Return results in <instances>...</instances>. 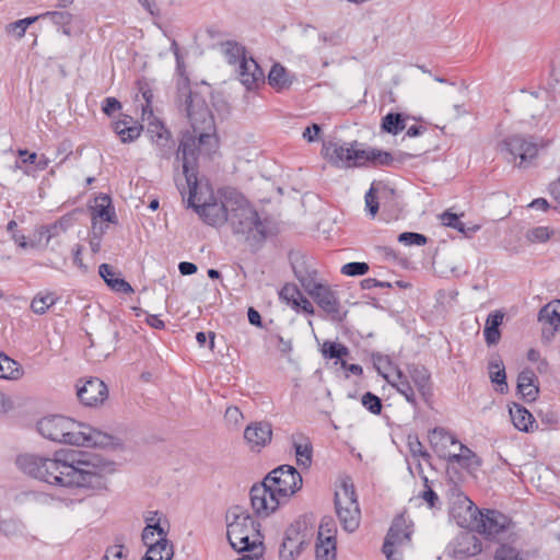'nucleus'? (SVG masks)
I'll return each mask as SVG.
<instances>
[{
  "mask_svg": "<svg viewBox=\"0 0 560 560\" xmlns=\"http://www.w3.org/2000/svg\"><path fill=\"white\" fill-rule=\"evenodd\" d=\"M18 467L30 477L63 488H106L105 466L78 458L73 451H59L52 457L23 454Z\"/></svg>",
  "mask_w": 560,
  "mask_h": 560,
  "instance_id": "nucleus-1",
  "label": "nucleus"
},
{
  "mask_svg": "<svg viewBox=\"0 0 560 560\" xmlns=\"http://www.w3.org/2000/svg\"><path fill=\"white\" fill-rule=\"evenodd\" d=\"M195 144L192 139L187 138L178 148L177 160H179V154H182L184 183L177 179V188L183 196L188 194V206L194 208L207 224L213 226L222 225L229 219V209L226 207L228 190L223 194V199L220 202H199L200 199H197L198 164H196Z\"/></svg>",
  "mask_w": 560,
  "mask_h": 560,
  "instance_id": "nucleus-2",
  "label": "nucleus"
},
{
  "mask_svg": "<svg viewBox=\"0 0 560 560\" xmlns=\"http://www.w3.org/2000/svg\"><path fill=\"white\" fill-rule=\"evenodd\" d=\"M37 431L52 442L83 447H110L116 440L112 434L60 415L42 418Z\"/></svg>",
  "mask_w": 560,
  "mask_h": 560,
  "instance_id": "nucleus-3",
  "label": "nucleus"
},
{
  "mask_svg": "<svg viewBox=\"0 0 560 560\" xmlns=\"http://www.w3.org/2000/svg\"><path fill=\"white\" fill-rule=\"evenodd\" d=\"M182 100H184L185 112L190 121L192 131H187L183 135L178 147L187 138L192 139L196 143V164H198L200 152L202 150L209 152L207 147L211 148L215 143L214 119L206 100L199 93L192 91L189 93L185 92L184 95H182Z\"/></svg>",
  "mask_w": 560,
  "mask_h": 560,
  "instance_id": "nucleus-4",
  "label": "nucleus"
},
{
  "mask_svg": "<svg viewBox=\"0 0 560 560\" xmlns=\"http://www.w3.org/2000/svg\"><path fill=\"white\" fill-rule=\"evenodd\" d=\"M229 219L235 234H242L247 241L260 243L267 237V222L261 220L249 201L236 190H228Z\"/></svg>",
  "mask_w": 560,
  "mask_h": 560,
  "instance_id": "nucleus-5",
  "label": "nucleus"
},
{
  "mask_svg": "<svg viewBox=\"0 0 560 560\" xmlns=\"http://www.w3.org/2000/svg\"><path fill=\"white\" fill-rule=\"evenodd\" d=\"M386 381L413 407L419 409V398L429 402L433 396L431 373L421 364H408L405 371L397 370Z\"/></svg>",
  "mask_w": 560,
  "mask_h": 560,
  "instance_id": "nucleus-6",
  "label": "nucleus"
},
{
  "mask_svg": "<svg viewBox=\"0 0 560 560\" xmlns=\"http://www.w3.org/2000/svg\"><path fill=\"white\" fill-rule=\"evenodd\" d=\"M225 523L228 540L235 551L255 550L262 545L260 525L245 508L231 506L226 512Z\"/></svg>",
  "mask_w": 560,
  "mask_h": 560,
  "instance_id": "nucleus-7",
  "label": "nucleus"
},
{
  "mask_svg": "<svg viewBox=\"0 0 560 560\" xmlns=\"http://www.w3.org/2000/svg\"><path fill=\"white\" fill-rule=\"evenodd\" d=\"M538 143L533 136L514 133L505 137L499 150L509 163L526 167L538 154Z\"/></svg>",
  "mask_w": 560,
  "mask_h": 560,
  "instance_id": "nucleus-8",
  "label": "nucleus"
},
{
  "mask_svg": "<svg viewBox=\"0 0 560 560\" xmlns=\"http://www.w3.org/2000/svg\"><path fill=\"white\" fill-rule=\"evenodd\" d=\"M335 508L342 528L348 533H353L360 525L361 511L352 483L343 481L336 490Z\"/></svg>",
  "mask_w": 560,
  "mask_h": 560,
  "instance_id": "nucleus-9",
  "label": "nucleus"
},
{
  "mask_svg": "<svg viewBox=\"0 0 560 560\" xmlns=\"http://www.w3.org/2000/svg\"><path fill=\"white\" fill-rule=\"evenodd\" d=\"M471 516L475 530L487 539H495L514 526L512 520L498 510L475 508Z\"/></svg>",
  "mask_w": 560,
  "mask_h": 560,
  "instance_id": "nucleus-10",
  "label": "nucleus"
},
{
  "mask_svg": "<svg viewBox=\"0 0 560 560\" xmlns=\"http://www.w3.org/2000/svg\"><path fill=\"white\" fill-rule=\"evenodd\" d=\"M412 529L404 515L394 518L383 544L387 560H402L400 548L411 540Z\"/></svg>",
  "mask_w": 560,
  "mask_h": 560,
  "instance_id": "nucleus-11",
  "label": "nucleus"
},
{
  "mask_svg": "<svg viewBox=\"0 0 560 560\" xmlns=\"http://www.w3.org/2000/svg\"><path fill=\"white\" fill-rule=\"evenodd\" d=\"M282 499L293 495L302 487L301 474L290 465H281L264 479Z\"/></svg>",
  "mask_w": 560,
  "mask_h": 560,
  "instance_id": "nucleus-12",
  "label": "nucleus"
},
{
  "mask_svg": "<svg viewBox=\"0 0 560 560\" xmlns=\"http://www.w3.org/2000/svg\"><path fill=\"white\" fill-rule=\"evenodd\" d=\"M322 154L338 167H361L363 149L358 148L357 141L352 143L327 142L323 144Z\"/></svg>",
  "mask_w": 560,
  "mask_h": 560,
  "instance_id": "nucleus-13",
  "label": "nucleus"
},
{
  "mask_svg": "<svg viewBox=\"0 0 560 560\" xmlns=\"http://www.w3.org/2000/svg\"><path fill=\"white\" fill-rule=\"evenodd\" d=\"M302 285L332 320L341 322L343 319V315L340 311V302L335 291L325 284L316 283L312 280H302Z\"/></svg>",
  "mask_w": 560,
  "mask_h": 560,
  "instance_id": "nucleus-14",
  "label": "nucleus"
},
{
  "mask_svg": "<svg viewBox=\"0 0 560 560\" xmlns=\"http://www.w3.org/2000/svg\"><path fill=\"white\" fill-rule=\"evenodd\" d=\"M250 503L257 516L267 517L275 512L282 498L265 480L250 489Z\"/></svg>",
  "mask_w": 560,
  "mask_h": 560,
  "instance_id": "nucleus-15",
  "label": "nucleus"
},
{
  "mask_svg": "<svg viewBox=\"0 0 560 560\" xmlns=\"http://www.w3.org/2000/svg\"><path fill=\"white\" fill-rule=\"evenodd\" d=\"M303 525L304 524L302 522L296 521L285 529L284 537L279 549L280 560H295V558L301 553L306 539V535L302 529Z\"/></svg>",
  "mask_w": 560,
  "mask_h": 560,
  "instance_id": "nucleus-16",
  "label": "nucleus"
},
{
  "mask_svg": "<svg viewBox=\"0 0 560 560\" xmlns=\"http://www.w3.org/2000/svg\"><path fill=\"white\" fill-rule=\"evenodd\" d=\"M79 400L88 407H97L108 397L106 384L97 377L86 380L81 386L77 385Z\"/></svg>",
  "mask_w": 560,
  "mask_h": 560,
  "instance_id": "nucleus-17",
  "label": "nucleus"
},
{
  "mask_svg": "<svg viewBox=\"0 0 560 560\" xmlns=\"http://www.w3.org/2000/svg\"><path fill=\"white\" fill-rule=\"evenodd\" d=\"M244 439L252 451L259 452L271 442V423L267 421L252 422L244 430Z\"/></svg>",
  "mask_w": 560,
  "mask_h": 560,
  "instance_id": "nucleus-18",
  "label": "nucleus"
},
{
  "mask_svg": "<svg viewBox=\"0 0 560 560\" xmlns=\"http://www.w3.org/2000/svg\"><path fill=\"white\" fill-rule=\"evenodd\" d=\"M481 551V540L470 532L459 533L452 542L453 556L458 559L475 557Z\"/></svg>",
  "mask_w": 560,
  "mask_h": 560,
  "instance_id": "nucleus-19",
  "label": "nucleus"
},
{
  "mask_svg": "<svg viewBox=\"0 0 560 560\" xmlns=\"http://www.w3.org/2000/svg\"><path fill=\"white\" fill-rule=\"evenodd\" d=\"M429 441L438 456L446 462L454 454L448 447L456 444L459 445L460 443L451 431L441 427L434 428L429 432Z\"/></svg>",
  "mask_w": 560,
  "mask_h": 560,
  "instance_id": "nucleus-20",
  "label": "nucleus"
},
{
  "mask_svg": "<svg viewBox=\"0 0 560 560\" xmlns=\"http://www.w3.org/2000/svg\"><path fill=\"white\" fill-rule=\"evenodd\" d=\"M362 156L360 166H365L368 163H371L373 166H394L395 163H402L415 155L400 152L397 156H394L387 151L370 148L363 149Z\"/></svg>",
  "mask_w": 560,
  "mask_h": 560,
  "instance_id": "nucleus-21",
  "label": "nucleus"
},
{
  "mask_svg": "<svg viewBox=\"0 0 560 560\" xmlns=\"http://www.w3.org/2000/svg\"><path fill=\"white\" fill-rule=\"evenodd\" d=\"M238 78L241 83L247 90L256 89L259 83H264L265 73L257 61L249 57L243 58L238 66Z\"/></svg>",
  "mask_w": 560,
  "mask_h": 560,
  "instance_id": "nucleus-22",
  "label": "nucleus"
},
{
  "mask_svg": "<svg viewBox=\"0 0 560 560\" xmlns=\"http://www.w3.org/2000/svg\"><path fill=\"white\" fill-rule=\"evenodd\" d=\"M447 463L457 464L469 474H474L481 467L482 459L468 446L459 443V453H454Z\"/></svg>",
  "mask_w": 560,
  "mask_h": 560,
  "instance_id": "nucleus-23",
  "label": "nucleus"
},
{
  "mask_svg": "<svg viewBox=\"0 0 560 560\" xmlns=\"http://www.w3.org/2000/svg\"><path fill=\"white\" fill-rule=\"evenodd\" d=\"M513 425L523 432H533L538 425L533 415L522 405L514 402L510 409Z\"/></svg>",
  "mask_w": 560,
  "mask_h": 560,
  "instance_id": "nucleus-24",
  "label": "nucleus"
},
{
  "mask_svg": "<svg viewBox=\"0 0 560 560\" xmlns=\"http://www.w3.org/2000/svg\"><path fill=\"white\" fill-rule=\"evenodd\" d=\"M536 381L535 373L529 369H525L518 374L517 390L528 402L535 401L538 396L539 388Z\"/></svg>",
  "mask_w": 560,
  "mask_h": 560,
  "instance_id": "nucleus-25",
  "label": "nucleus"
},
{
  "mask_svg": "<svg viewBox=\"0 0 560 560\" xmlns=\"http://www.w3.org/2000/svg\"><path fill=\"white\" fill-rule=\"evenodd\" d=\"M98 273L112 290L125 294L133 292L132 287L125 279L120 278L119 273L115 272L110 265L102 264L98 267Z\"/></svg>",
  "mask_w": 560,
  "mask_h": 560,
  "instance_id": "nucleus-26",
  "label": "nucleus"
},
{
  "mask_svg": "<svg viewBox=\"0 0 560 560\" xmlns=\"http://www.w3.org/2000/svg\"><path fill=\"white\" fill-rule=\"evenodd\" d=\"M292 446L299 466L308 468L312 465L313 446L308 438L299 434L292 436Z\"/></svg>",
  "mask_w": 560,
  "mask_h": 560,
  "instance_id": "nucleus-27",
  "label": "nucleus"
},
{
  "mask_svg": "<svg viewBox=\"0 0 560 560\" xmlns=\"http://www.w3.org/2000/svg\"><path fill=\"white\" fill-rule=\"evenodd\" d=\"M505 314L498 310L490 313L486 319L483 336L488 346L497 345L500 341V326L503 323Z\"/></svg>",
  "mask_w": 560,
  "mask_h": 560,
  "instance_id": "nucleus-28",
  "label": "nucleus"
},
{
  "mask_svg": "<svg viewBox=\"0 0 560 560\" xmlns=\"http://www.w3.org/2000/svg\"><path fill=\"white\" fill-rule=\"evenodd\" d=\"M102 219L105 222H114L116 214L112 207V200L108 196L103 195L95 199V206L92 209V229H97V219Z\"/></svg>",
  "mask_w": 560,
  "mask_h": 560,
  "instance_id": "nucleus-29",
  "label": "nucleus"
},
{
  "mask_svg": "<svg viewBox=\"0 0 560 560\" xmlns=\"http://www.w3.org/2000/svg\"><path fill=\"white\" fill-rule=\"evenodd\" d=\"M147 547L142 560H172L174 556L173 545L167 538H158L153 545Z\"/></svg>",
  "mask_w": 560,
  "mask_h": 560,
  "instance_id": "nucleus-30",
  "label": "nucleus"
},
{
  "mask_svg": "<svg viewBox=\"0 0 560 560\" xmlns=\"http://www.w3.org/2000/svg\"><path fill=\"white\" fill-rule=\"evenodd\" d=\"M155 148L156 155L162 160H170L172 155L175 153L177 155L178 149L175 151V141L172 137V133L166 136H161L160 138L151 141ZM176 162L183 163L182 154H179V160L176 159Z\"/></svg>",
  "mask_w": 560,
  "mask_h": 560,
  "instance_id": "nucleus-31",
  "label": "nucleus"
},
{
  "mask_svg": "<svg viewBox=\"0 0 560 560\" xmlns=\"http://www.w3.org/2000/svg\"><path fill=\"white\" fill-rule=\"evenodd\" d=\"M268 83L277 91H282L291 85L288 72L280 63H275L268 74Z\"/></svg>",
  "mask_w": 560,
  "mask_h": 560,
  "instance_id": "nucleus-32",
  "label": "nucleus"
},
{
  "mask_svg": "<svg viewBox=\"0 0 560 560\" xmlns=\"http://www.w3.org/2000/svg\"><path fill=\"white\" fill-rule=\"evenodd\" d=\"M22 375L21 365L3 352H0V378L18 380Z\"/></svg>",
  "mask_w": 560,
  "mask_h": 560,
  "instance_id": "nucleus-33",
  "label": "nucleus"
},
{
  "mask_svg": "<svg viewBox=\"0 0 560 560\" xmlns=\"http://www.w3.org/2000/svg\"><path fill=\"white\" fill-rule=\"evenodd\" d=\"M40 19H49L52 22V24L61 27L62 34H65L67 36L71 35V30H70L69 25L72 22L73 15L70 12L47 11V12L39 14V20Z\"/></svg>",
  "mask_w": 560,
  "mask_h": 560,
  "instance_id": "nucleus-34",
  "label": "nucleus"
},
{
  "mask_svg": "<svg viewBox=\"0 0 560 560\" xmlns=\"http://www.w3.org/2000/svg\"><path fill=\"white\" fill-rule=\"evenodd\" d=\"M539 322L549 324L556 329L560 328V301L550 302L545 305L538 314Z\"/></svg>",
  "mask_w": 560,
  "mask_h": 560,
  "instance_id": "nucleus-35",
  "label": "nucleus"
},
{
  "mask_svg": "<svg viewBox=\"0 0 560 560\" xmlns=\"http://www.w3.org/2000/svg\"><path fill=\"white\" fill-rule=\"evenodd\" d=\"M58 298L51 292L37 293L32 302L31 310L37 315H44L52 305L56 304Z\"/></svg>",
  "mask_w": 560,
  "mask_h": 560,
  "instance_id": "nucleus-36",
  "label": "nucleus"
},
{
  "mask_svg": "<svg viewBox=\"0 0 560 560\" xmlns=\"http://www.w3.org/2000/svg\"><path fill=\"white\" fill-rule=\"evenodd\" d=\"M406 128V118L400 113H388L382 119V129L390 135H398Z\"/></svg>",
  "mask_w": 560,
  "mask_h": 560,
  "instance_id": "nucleus-37",
  "label": "nucleus"
},
{
  "mask_svg": "<svg viewBox=\"0 0 560 560\" xmlns=\"http://www.w3.org/2000/svg\"><path fill=\"white\" fill-rule=\"evenodd\" d=\"M155 534L159 538H167L168 528L164 527L161 523H148L143 528L141 539L145 546L153 545L156 539Z\"/></svg>",
  "mask_w": 560,
  "mask_h": 560,
  "instance_id": "nucleus-38",
  "label": "nucleus"
},
{
  "mask_svg": "<svg viewBox=\"0 0 560 560\" xmlns=\"http://www.w3.org/2000/svg\"><path fill=\"white\" fill-rule=\"evenodd\" d=\"M316 559L317 560H335L336 559V539H318L316 542Z\"/></svg>",
  "mask_w": 560,
  "mask_h": 560,
  "instance_id": "nucleus-39",
  "label": "nucleus"
},
{
  "mask_svg": "<svg viewBox=\"0 0 560 560\" xmlns=\"http://www.w3.org/2000/svg\"><path fill=\"white\" fill-rule=\"evenodd\" d=\"M223 52L231 65L241 63L245 56V47L236 42L228 40L222 44Z\"/></svg>",
  "mask_w": 560,
  "mask_h": 560,
  "instance_id": "nucleus-40",
  "label": "nucleus"
},
{
  "mask_svg": "<svg viewBox=\"0 0 560 560\" xmlns=\"http://www.w3.org/2000/svg\"><path fill=\"white\" fill-rule=\"evenodd\" d=\"M145 119L148 120L147 125V135L150 138V141H153L161 136H166L171 133V131L165 127V125L159 120L154 115L152 114V117L145 116Z\"/></svg>",
  "mask_w": 560,
  "mask_h": 560,
  "instance_id": "nucleus-41",
  "label": "nucleus"
},
{
  "mask_svg": "<svg viewBox=\"0 0 560 560\" xmlns=\"http://www.w3.org/2000/svg\"><path fill=\"white\" fill-rule=\"evenodd\" d=\"M322 352L325 358L338 359L340 361L343 357L349 354V350L346 346L334 341H325Z\"/></svg>",
  "mask_w": 560,
  "mask_h": 560,
  "instance_id": "nucleus-42",
  "label": "nucleus"
},
{
  "mask_svg": "<svg viewBox=\"0 0 560 560\" xmlns=\"http://www.w3.org/2000/svg\"><path fill=\"white\" fill-rule=\"evenodd\" d=\"M494 560H524L520 549L509 545L501 544L494 552Z\"/></svg>",
  "mask_w": 560,
  "mask_h": 560,
  "instance_id": "nucleus-43",
  "label": "nucleus"
},
{
  "mask_svg": "<svg viewBox=\"0 0 560 560\" xmlns=\"http://www.w3.org/2000/svg\"><path fill=\"white\" fill-rule=\"evenodd\" d=\"M68 222V219L61 218L54 224L43 225L39 229V235L46 236V242L48 243L52 237L58 236L61 232L67 230Z\"/></svg>",
  "mask_w": 560,
  "mask_h": 560,
  "instance_id": "nucleus-44",
  "label": "nucleus"
},
{
  "mask_svg": "<svg viewBox=\"0 0 560 560\" xmlns=\"http://www.w3.org/2000/svg\"><path fill=\"white\" fill-rule=\"evenodd\" d=\"M175 59H176V70H177L178 74L180 75V79L178 80V83H177L178 98H179V101H182V95H184L185 92L186 93L191 92V90L189 89V79L185 74V63L182 59L180 54L176 52Z\"/></svg>",
  "mask_w": 560,
  "mask_h": 560,
  "instance_id": "nucleus-45",
  "label": "nucleus"
},
{
  "mask_svg": "<svg viewBox=\"0 0 560 560\" xmlns=\"http://www.w3.org/2000/svg\"><path fill=\"white\" fill-rule=\"evenodd\" d=\"M143 130V126L133 120L125 129H119V139L122 143H130L136 141Z\"/></svg>",
  "mask_w": 560,
  "mask_h": 560,
  "instance_id": "nucleus-46",
  "label": "nucleus"
},
{
  "mask_svg": "<svg viewBox=\"0 0 560 560\" xmlns=\"http://www.w3.org/2000/svg\"><path fill=\"white\" fill-rule=\"evenodd\" d=\"M37 20H39V15L28 16V18L12 22V23L8 24L7 32L11 33V34H15L18 38H22L26 32V28L31 24L36 22Z\"/></svg>",
  "mask_w": 560,
  "mask_h": 560,
  "instance_id": "nucleus-47",
  "label": "nucleus"
},
{
  "mask_svg": "<svg viewBox=\"0 0 560 560\" xmlns=\"http://www.w3.org/2000/svg\"><path fill=\"white\" fill-rule=\"evenodd\" d=\"M552 234L553 231L547 226H536L527 231L526 238L530 243H545Z\"/></svg>",
  "mask_w": 560,
  "mask_h": 560,
  "instance_id": "nucleus-48",
  "label": "nucleus"
},
{
  "mask_svg": "<svg viewBox=\"0 0 560 560\" xmlns=\"http://www.w3.org/2000/svg\"><path fill=\"white\" fill-rule=\"evenodd\" d=\"M493 368H498V371L489 372V376L492 383L499 385V392L504 393L508 390L506 374L503 362L493 364Z\"/></svg>",
  "mask_w": 560,
  "mask_h": 560,
  "instance_id": "nucleus-49",
  "label": "nucleus"
},
{
  "mask_svg": "<svg viewBox=\"0 0 560 560\" xmlns=\"http://www.w3.org/2000/svg\"><path fill=\"white\" fill-rule=\"evenodd\" d=\"M139 91L142 94L143 100L145 101V104L142 105V119L145 120V116L152 117L153 110H152V98L153 93L149 85L145 82H138Z\"/></svg>",
  "mask_w": 560,
  "mask_h": 560,
  "instance_id": "nucleus-50",
  "label": "nucleus"
},
{
  "mask_svg": "<svg viewBox=\"0 0 560 560\" xmlns=\"http://www.w3.org/2000/svg\"><path fill=\"white\" fill-rule=\"evenodd\" d=\"M361 402L363 407L373 415H380L382 411L383 405L381 398L370 392L362 396Z\"/></svg>",
  "mask_w": 560,
  "mask_h": 560,
  "instance_id": "nucleus-51",
  "label": "nucleus"
},
{
  "mask_svg": "<svg viewBox=\"0 0 560 560\" xmlns=\"http://www.w3.org/2000/svg\"><path fill=\"white\" fill-rule=\"evenodd\" d=\"M369 268L366 262L353 261L343 265L341 267V273L349 277L363 276L369 271Z\"/></svg>",
  "mask_w": 560,
  "mask_h": 560,
  "instance_id": "nucleus-52",
  "label": "nucleus"
},
{
  "mask_svg": "<svg viewBox=\"0 0 560 560\" xmlns=\"http://www.w3.org/2000/svg\"><path fill=\"white\" fill-rule=\"evenodd\" d=\"M427 241H428L427 236H424L423 234H420V233H416V232H404V233H400L398 236V242L402 243L404 245H408V246H411V245L422 246V245L427 244Z\"/></svg>",
  "mask_w": 560,
  "mask_h": 560,
  "instance_id": "nucleus-53",
  "label": "nucleus"
},
{
  "mask_svg": "<svg viewBox=\"0 0 560 560\" xmlns=\"http://www.w3.org/2000/svg\"><path fill=\"white\" fill-rule=\"evenodd\" d=\"M335 534H336V526H335L334 520L330 517H324L319 524L317 538L318 539H325V538L336 539Z\"/></svg>",
  "mask_w": 560,
  "mask_h": 560,
  "instance_id": "nucleus-54",
  "label": "nucleus"
},
{
  "mask_svg": "<svg viewBox=\"0 0 560 560\" xmlns=\"http://www.w3.org/2000/svg\"><path fill=\"white\" fill-rule=\"evenodd\" d=\"M302 292L294 284H285L280 291V298L296 305L301 299Z\"/></svg>",
  "mask_w": 560,
  "mask_h": 560,
  "instance_id": "nucleus-55",
  "label": "nucleus"
},
{
  "mask_svg": "<svg viewBox=\"0 0 560 560\" xmlns=\"http://www.w3.org/2000/svg\"><path fill=\"white\" fill-rule=\"evenodd\" d=\"M442 222L445 226L453 228L459 232L465 231V224L459 220L458 215L448 211H445L441 215Z\"/></svg>",
  "mask_w": 560,
  "mask_h": 560,
  "instance_id": "nucleus-56",
  "label": "nucleus"
},
{
  "mask_svg": "<svg viewBox=\"0 0 560 560\" xmlns=\"http://www.w3.org/2000/svg\"><path fill=\"white\" fill-rule=\"evenodd\" d=\"M365 206L369 211V213L374 217L378 211V201L376 196V190L374 188V185L371 186V188L365 194Z\"/></svg>",
  "mask_w": 560,
  "mask_h": 560,
  "instance_id": "nucleus-57",
  "label": "nucleus"
},
{
  "mask_svg": "<svg viewBox=\"0 0 560 560\" xmlns=\"http://www.w3.org/2000/svg\"><path fill=\"white\" fill-rule=\"evenodd\" d=\"M18 155L20 160L15 162V168L23 170L24 165L37 162V154L35 152L30 153L26 149H19Z\"/></svg>",
  "mask_w": 560,
  "mask_h": 560,
  "instance_id": "nucleus-58",
  "label": "nucleus"
},
{
  "mask_svg": "<svg viewBox=\"0 0 560 560\" xmlns=\"http://www.w3.org/2000/svg\"><path fill=\"white\" fill-rule=\"evenodd\" d=\"M408 445H409L410 453L413 456H419V457H422L423 459L430 458V454L424 450V447L422 446V444L418 438H415L413 440H409Z\"/></svg>",
  "mask_w": 560,
  "mask_h": 560,
  "instance_id": "nucleus-59",
  "label": "nucleus"
},
{
  "mask_svg": "<svg viewBox=\"0 0 560 560\" xmlns=\"http://www.w3.org/2000/svg\"><path fill=\"white\" fill-rule=\"evenodd\" d=\"M121 108L120 102L115 97H106L102 103V110L107 116H112Z\"/></svg>",
  "mask_w": 560,
  "mask_h": 560,
  "instance_id": "nucleus-60",
  "label": "nucleus"
},
{
  "mask_svg": "<svg viewBox=\"0 0 560 560\" xmlns=\"http://www.w3.org/2000/svg\"><path fill=\"white\" fill-rule=\"evenodd\" d=\"M103 233L104 229L102 226L97 228L95 231L92 229V233L90 236V246L93 253H97L101 249Z\"/></svg>",
  "mask_w": 560,
  "mask_h": 560,
  "instance_id": "nucleus-61",
  "label": "nucleus"
},
{
  "mask_svg": "<svg viewBox=\"0 0 560 560\" xmlns=\"http://www.w3.org/2000/svg\"><path fill=\"white\" fill-rule=\"evenodd\" d=\"M122 549L124 547L121 545L107 548L102 560H122Z\"/></svg>",
  "mask_w": 560,
  "mask_h": 560,
  "instance_id": "nucleus-62",
  "label": "nucleus"
},
{
  "mask_svg": "<svg viewBox=\"0 0 560 560\" xmlns=\"http://www.w3.org/2000/svg\"><path fill=\"white\" fill-rule=\"evenodd\" d=\"M320 132V126L317 124H312L311 126L306 127L303 131V138L307 142H314L317 140L318 135Z\"/></svg>",
  "mask_w": 560,
  "mask_h": 560,
  "instance_id": "nucleus-63",
  "label": "nucleus"
},
{
  "mask_svg": "<svg viewBox=\"0 0 560 560\" xmlns=\"http://www.w3.org/2000/svg\"><path fill=\"white\" fill-rule=\"evenodd\" d=\"M135 119L129 115H121V117L112 122V128L114 132L119 136V129H125L128 125H130Z\"/></svg>",
  "mask_w": 560,
  "mask_h": 560,
  "instance_id": "nucleus-64",
  "label": "nucleus"
}]
</instances>
